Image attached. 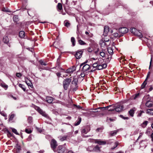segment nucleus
<instances>
[{"label": "nucleus", "mask_w": 153, "mask_h": 153, "mask_svg": "<svg viewBox=\"0 0 153 153\" xmlns=\"http://www.w3.org/2000/svg\"><path fill=\"white\" fill-rule=\"evenodd\" d=\"M78 77L77 76H74L73 78V80L72 81L71 84V87L74 91H76L78 87L77 85Z\"/></svg>", "instance_id": "obj_1"}, {"label": "nucleus", "mask_w": 153, "mask_h": 153, "mask_svg": "<svg viewBox=\"0 0 153 153\" xmlns=\"http://www.w3.org/2000/svg\"><path fill=\"white\" fill-rule=\"evenodd\" d=\"M71 81V79L70 78H66L64 80L63 85L65 90H66L68 89Z\"/></svg>", "instance_id": "obj_2"}, {"label": "nucleus", "mask_w": 153, "mask_h": 153, "mask_svg": "<svg viewBox=\"0 0 153 153\" xmlns=\"http://www.w3.org/2000/svg\"><path fill=\"white\" fill-rule=\"evenodd\" d=\"M130 31L133 34L138 36L140 38H142L143 37V36L141 33L134 28H131L130 29Z\"/></svg>", "instance_id": "obj_3"}, {"label": "nucleus", "mask_w": 153, "mask_h": 153, "mask_svg": "<svg viewBox=\"0 0 153 153\" xmlns=\"http://www.w3.org/2000/svg\"><path fill=\"white\" fill-rule=\"evenodd\" d=\"M57 145V143L56 141L54 139H52L51 142V147L52 149L55 152H56V149Z\"/></svg>", "instance_id": "obj_4"}, {"label": "nucleus", "mask_w": 153, "mask_h": 153, "mask_svg": "<svg viewBox=\"0 0 153 153\" xmlns=\"http://www.w3.org/2000/svg\"><path fill=\"white\" fill-rule=\"evenodd\" d=\"M85 62H83L80 65V67L83 66L82 70L83 72L88 71L90 68V65L88 64H85Z\"/></svg>", "instance_id": "obj_5"}, {"label": "nucleus", "mask_w": 153, "mask_h": 153, "mask_svg": "<svg viewBox=\"0 0 153 153\" xmlns=\"http://www.w3.org/2000/svg\"><path fill=\"white\" fill-rule=\"evenodd\" d=\"M35 109L42 116L45 117H47L48 115L45 113V112L43 111V110L40 108L39 107L37 106L35 108Z\"/></svg>", "instance_id": "obj_6"}, {"label": "nucleus", "mask_w": 153, "mask_h": 153, "mask_svg": "<svg viewBox=\"0 0 153 153\" xmlns=\"http://www.w3.org/2000/svg\"><path fill=\"white\" fill-rule=\"evenodd\" d=\"M65 150L66 149L64 145L59 146L58 147V153H64Z\"/></svg>", "instance_id": "obj_7"}, {"label": "nucleus", "mask_w": 153, "mask_h": 153, "mask_svg": "<svg viewBox=\"0 0 153 153\" xmlns=\"http://www.w3.org/2000/svg\"><path fill=\"white\" fill-rule=\"evenodd\" d=\"M128 29L125 27H123L120 28L119 29V32L122 34H125L128 32Z\"/></svg>", "instance_id": "obj_8"}, {"label": "nucleus", "mask_w": 153, "mask_h": 153, "mask_svg": "<svg viewBox=\"0 0 153 153\" xmlns=\"http://www.w3.org/2000/svg\"><path fill=\"white\" fill-rule=\"evenodd\" d=\"M82 51L78 50L76 52L75 56L77 59H79L82 57Z\"/></svg>", "instance_id": "obj_9"}, {"label": "nucleus", "mask_w": 153, "mask_h": 153, "mask_svg": "<svg viewBox=\"0 0 153 153\" xmlns=\"http://www.w3.org/2000/svg\"><path fill=\"white\" fill-rule=\"evenodd\" d=\"M111 106V105H109L105 107H100L98 108H97L94 109V111H93V112H98L100 111L99 110H104L105 109H107L109 107Z\"/></svg>", "instance_id": "obj_10"}, {"label": "nucleus", "mask_w": 153, "mask_h": 153, "mask_svg": "<svg viewBox=\"0 0 153 153\" xmlns=\"http://www.w3.org/2000/svg\"><path fill=\"white\" fill-rule=\"evenodd\" d=\"M76 70V67L75 66H73L71 68L68 69L65 71V73H72Z\"/></svg>", "instance_id": "obj_11"}, {"label": "nucleus", "mask_w": 153, "mask_h": 153, "mask_svg": "<svg viewBox=\"0 0 153 153\" xmlns=\"http://www.w3.org/2000/svg\"><path fill=\"white\" fill-rule=\"evenodd\" d=\"M95 142L100 145H103L106 144V142L105 141H102L100 140H95Z\"/></svg>", "instance_id": "obj_12"}, {"label": "nucleus", "mask_w": 153, "mask_h": 153, "mask_svg": "<svg viewBox=\"0 0 153 153\" xmlns=\"http://www.w3.org/2000/svg\"><path fill=\"white\" fill-rule=\"evenodd\" d=\"M107 67V65L105 63H104L102 65H100L99 63L98 65L97 69L98 70H101L103 68H105Z\"/></svg>", "instance_id": "obj_13"}, {"label": "nucleus", "mask_w": 153, "mask_h": 153, "mask_svg": "<svg viewBox=\"0 0 153 153\" xmlns=\"http://www.w3.org/2000/svg\"><path fill=\"white\" fill-rule=\"evenodd\" d=\"M123 109V106L118 105L116 106L115 109V111L117 112L121 111Z\"/></svg>", "instance_id": "obj_14"}, {"label": "nucleus", "mask_w": 153, "mask_h": 153, "mask_svg": "<svg viewBox=\"0 0 153 153\" xmlns=\"http://www.w3.org/2000/svg\"><path fill=\"white\" fill-rule=\"evenodd\" d=\"M0 85L5 90H6L8 88L7 85H6L1 79H0Z\"/></svg>", "instance_id": "obj_15"}, {"label": "nucleus", "mask_w": 153, "mask_h": 153, "mask_svg": "<svg viewBox=\"0 0 153 153\" xmlns=\"http://www.w3.org/2000/svg\"><path fill=\"white\" fill-rule=\"evenodd\" d=\"M109 31V27L108 26H105L104 28V35L106 36L108 33Z\"/></svg>", "instance_id": "obj_16"}, {"label": "nucleus", "mask_w": 153, "mask_h": 153, "mask_svg": "<svg viewBox=\"0 0 153 153\" xmlns=\"http://www.w3.org/2000/svg\"><path fill=\"white\" fill-rule=\"evenodd\" d=\"M3 41L4 43L7 44L10 47V45L9 43V39L8 37L7 36L4 37L3 39Z\"/></svg>", "instance_id": "obj_17"}, {"label": "nucleus", "mask_w": 153, "mask_h": 153, "mask_svg": "<svg viewBox=\"0 0 153 153\" xmlns=\"http://www.w3.org/2000/svg\"><path fill=\"white\" fill-rule=\"evenodd\" d=\"M53 100V98L50 97H46V101L47 102L49 103H51L52 102Z\"/></svg>", "instance_id": "obj_18"}, {"label": "nucleus", "mask_w": 153, "mask_h": 153, "mask_svg": "<svg viewBox=\"0 0 153 153\" xmlns=\"http://www.w3.org/2000/svg\"><path fill=\"white\" fill-rule=\"evenodd\" d=\"M146 113L147 114L151 115H153V110L152 109H149L147 110Z\"/></svg>", "instance_id": "obj_19"}, {"label": "nucleus", "mask_w": 153, "mask_h": 153, "mask_svg": "<svg viewBox=\"0 0 153 153\" xmlns=\"http://www.w3.org/2000/svg\"><path fill=\"white\" fill-rule=\"evenodd\" d=\"M19 36L21 38H24L25 36V33L24 31H20L19 33Z\"/></svg>", "instance_id": "obj_20"}, {"label": "nucleus", "mask_w": 153, "mask_h": 153, "mask_svg": "<svg viewBox=\"0 0 153 153\" xmlns=\"http://www.w3.org/2000/svg\"><path fill=\"white\" fill-rule=\"evenodd\" d=\"M134 110L133 109H131L128 111V113L132 117L134 116Z\"/></svg>", "instance_id": "obj_21"}, {"label": "nucleus", "mask_w": 153, "mask_h": 153, "mask_svg": "<svg viewBox=\"0 0 153 153\" xmlns=\"http://www.w3.org/2000/svg\"><path fill=\"white\" fill-rule=\"evenodd\" d=\"M81 119H82L81 117H79L78 118V120L76 123H75L74 125L75 126H77L79 125L81 122Z\"/></svg>", "instance_id": "obj_22"}, {"label": "nucleus", "mask_w": 153, "mask_h": 153, "mask_svg": "<svg viewBox=\"0 0 153 153\" xmlns=\"http://www.w3.org/2000/svg\"><path fill=\"white\" fill-rule=\"evenodd\" d=\"M108 53L112 55L113 54V50L111 47L108 48L107 49Z\"/></svg>", "instance_id": "obj_23"}, {"label": "nucleus", "mask_w": 153, "mask_h": 153, "mask_svg": "<svg viewBox=\"0 0 153 153\" xmlns=\"http://www.w3.org/2000/svg\"><path fill=\"white\" fill-rule=\"evenodd\" d=\"M57 7V8L60 10H61L62 9V5L60 3H58Z\"/></svg>", "instance_id": "obj_24"}, {"label": "nucleus", "mask_w": 153, "mask_h": 153, "mask_svg": "<svg viewBox=\"0 0 153 153\" xmlns=\"http://www.w3.org/2000/svg\"><path fill=\"white\" fill-rule=\"evenodd\" d=\"M71 42L72 44V45L73 46H74L75 45V39L74 37H71Z\"/></svg>", "instance_id": "obj_25"}, {"label": "nucleus", "mask_w": 153, "mask_h": 153, "mask_svg": "<svg viewBox=\"0 0 153 153\" xmlns=\"http://www.w3.org/2000/svg\"><path fill=\"white\" fill-rule=\"evenodd\" d=\"M26 83L27 85L31 88L33 87V85L31 82L30 81H26Z\"/></svg>", "instance_id": "obj_26"}, {"label": "nucleus", "mask_w": 153, "mask_h": 153, "mask_svg": "<svg viewBox=\"0 0 153 153\" xmlns=\"http://www.w3.org/2000/svg\"><path fill=\"white\" fill-rule=\"evenodd\" d=\"M118 131L117 130H115L114 131H111L110 133V134L111 136H113L114 135H115L117 132Z\"/></svg>", "instance_id": "obj_27"}, {"label": "nucleus", "mask_w": 153, "mask_h": 153, "mask_svg": "<svg viewBox=\"0 0 153 153\" xmlns=\"http://www.w3.org/2000/svg\"><path fill=\"white\" fill-rule=\"evenodd\" d=\"M100 150V147L98 146H96L93 148V151L97 152Z\"/></svg>", "instance_id": "obj_28"}, {"label": "nucleus", "mask_w": 153, "mask_h": 153, "mask_svg": "<svg viewBox=\"0 0 153 153\" xmlns=\"http://www.w3.org/2000/svg\"><path fill=\"white\" fill-rule=\"evenodd\" d=\"M146 105L148 107H151L152 106V104L149 102H147L146 103Z\"/></svg>", "instance_id": "obj_29"}, {"label": "nucleus", "mask_w": 153, "mask_h": 153, "mask_svg": "<svg viewBox=\"0 0 153 153\" xmlns=\"http://www.w3.org/2000/svg\"><path fill=\"white\" fill-rule=\"evenodd\" d=\"M113 36L115 37H120L121 36V35L120 34H119L117 32H115L113 33Z\"/></svg>", "instance_id": "obj_30"}, {"label": "nucleus", "mask_w": 153, "mask_h": 153, "mask_svg": "<svg viewBox=\"0 0 153 153\" xmlns=\"http://www.w3.org/2000/svg\"><path fill=\"white\" fill-rule=\"evenodd\" d=\"M67 136H64L62 137H59V140L60 141H63L64 140H65L67 139Z\"/></svg>", "instance_id": "obj_31"}, {"label": "nucleus", "mask_w": 153, "mask_h": 153, "mask_svg": "<svg viewBox=\"0 0 153 153\" xmlns=\"http://www.w3.org/2000/svg\"><path fill=\"white\" fill-rule=\"evenodd\" d=\"M39 62L41 65H42L46 66L47 65V63L45 62H44V61L42 60H40L39 61Z\"/></svg>", "instance_id": "obj_32"}, {"label": "nucleus", "mask_w": 153, "mask_h": 153, "mask_svg": "<svg viewBox=\"0 0 153 153\" xmlns=\"http://www.w3.org/2000/svg\"><path fill=\"white\" fill-rule=\"evenodd\" d=\"M14 21L15 22H17L19 21L18 16L17 15L14 16H13Z\"/></svg>", "instance_id": "obj_33"}, {"label": "nucleus", "mask_w": 153, "mask_h": 153, "mask_svg": "<svg viewBox=\"0 0 153 153\" xmlns=\"http://www.w3.org/2000/svg\"><path fill=\"white\" fill-rule=\"evenodd\" d=\"M148 122L147 121H144L142 124V127L143 128H145L147 125Z\"/></svg>", "instance_id": "obj_34"}, {"label": "nucleus", "mask_w": 153, "mask_h": 153, "mask_svg": "<svg viewBox=\"0 0 153 153\" xmlns=\"http://www.w3.org/2000/svg\"><path fill=\"white\" fill-rule=\"evenodd\" d=\"M64 23L65 24V25L67 27H68L70 26V24L68 22L67 20H65L64 21Z\"/></svg>", "instance_id": "obj_35"}, {"label": "nucleus", "mask_w": 153, "mask_h": 153, "mask_svg": "<svg viewBox=\"0 0 153 153\" xmlns=\"http://www.w3.org/2000/svg\"><path fill=\"white\" fill-rule=\"evenodd\" d=\"M87 150L90 152L93 151V147L92 146H89L87 149Z\"/></svg>", "instance_id": "obj_36"}, {"label": "nucleus", "mask_w": 153, "mask_h": 153, "mask_svg": "<svg viewBox=\"0 0 153 153\" xmlns=\"http://www.w3.org/2000/svg\"><path fill=\"white\" fill-rule=\"evenodd\" d=\"M12 131L15 134L17 135H19V133L17 132V130L13 128H11Z\"/></svg>", "instance_id": "obj_37"}, {"label": "nucleus", "mask_w": 153, "mask_h": 153, "mask_svg": "<svg viewBox=\"0 0 153 153\" xmlns=\"http://www.w3.org/2000/svg\"><path fill=\"white\" fill-rule=\"evenodd\" d=\"M78 42L79 44L80 45H84L86 44L85 42L81 40H79Z\"/></svg>", "instance_id": "obj_38"}, {"label": "nucleus", "mask_w": 153, "mask_h": 153, "mask_svg": "<svg viewBox=\"0 0 153 153\" xmlns=\"http://www.w3.org/2000/svg\"><path fill=\"white\" fill-rule=\"evenodd\" d=\"M146 81H145L141 85V88L142 89L144 88L147 84V82Z\"/></svg>", "instance_id": "obj_39"}, {"label": "nucleus", "mask_w": 153, "mask_h": 153, "mask_svg": "<svg viewBox=\"0 0 153 153\" xmlns=\"http://www.w3.org/2000/svg\"><path fill=\"white\" fill-rule=\"evenodd\" d=\"M99 63V62H97L93 64V67L94 68H96V69H97Z\"/></svg>", "instance_id": "obj_40"}, {"label": "nucleus", "mask_w": 153, "mask_h": 153, "mask_svg": "<svg viewBox=\"0 0 153 153\" xmlns=\"http://www.w3.org/2000/svg\"><path fill=\"white\" fill-rule=\"evenodd\" d=\"M19 86L20 87L22 88L24 91H25L26 89L24 87V86L22 84H19Z\"/></svg>", "instance_id": "obj_41"}, {"label": "nucleus", "mask_w": 153, "mask_h": 153, "mask_svg": "<svg viewBox=\"0 0 153 153\" xmlns=\"http://www.w3.org/2000/svg\"><path fill=\"white\" fill-rule=\"evenodd\" d=\"M15 116V115L14 114H11L10 116V117L9 118V120H12L14 118V117Z\"/></svg>", "instance_id": "obj_42"}, {"label": "nucleus", "mask_w": 153, "mask_h": 153, "mask_svg": "<svg viewBox=\"0 0 153 153\" xmlns=\"http://www.w3.org/2000/svg\"><path fill=\"white\" fill-rule=\"evenodd\" d=\"M100 55L103 57H104L105 56V54L104 52L103 51L102 52H100Z\"/></svg>", "instance_id": "obj_43"}, {"label": "nucleus", "mask_w": 153, "mask_h": 153, "mask_svg": "<svg viewBox=\"0 0 153 153\" xmlns=\"http://www.w3.org/2000/svg\"><path fill=\"white\" fill-rule=\"evenodd\" d=\"M89 131H87L85 129H83L81 131V132L82 133L86 134Z\"/></svg>", "instance_id": "obj_44"}, {"label": "nucleus", "mask_w": 153, "mask_h": 153, "mask_svg": "<svg viewBox=\"0 0 153 153\" xmlns=\"http://www.w3.org/2000/svg\"><path fill=\"white\" fill-rule=\"evenodd\" d=\"M25 132L28 134H30L31 133L32 131L30 129H26L25 130Z\"/></svg>", "instance_id": "obj_45"}, {"label": "nucleus", "mask_w": 153, "mask_h": 153, "mask_svg": "<svg viewBox=\"0 0 153 153\" xmlns=\"http://www.w3.org/2000/svg\"><path fill=\"white\" fill-rule=\"evenodd\" d=\"M118 144H119L118 142H116L115 143V146L114 147H112V149H114L115 148H116L117 146L118 145Z\"/></svg>", "instance_id": "obj_46"}, {"label": "nucleus", "mask_w": 153, "mask_h": 153, "mask_svg": "<svg viewBox=\"0 0 153 153\" xmlns=\"http://www.w3.org/2000/svg\"><path fill=\"white\" fill-rule=\"evenodd\" d=\"M28 121L29 122V123H31L32 122V118L31 117H30L28 118Z\"/></svg>", "instance_id": "obj_47"}, {"label": "nucleus", "mask_w": 153, "mask_h": 153, "mask_svg": "<svg viewBox=\"0 0 153 153\" xmlns=\"http://www.w3.org/2000/svg\"><path fill=\"white\" fill-rule=\"evenodd\" d=\"M139 93L137 94H136V95L134 97V99L135 100L137 98V97H138L139 96Z\"/></svg>", "instance_id": "obj_48"}, {"label": "nucleus", "mask_w": 153, "mask_h": 153, "mask_svg": "<svg viewBox=\"0 0 153 153\" xmlns=\"http://www.w3.org/2000/svg\"><path fill=\"white\" fill-rule=\"evenodd\" d=\"M16 76L18 77H20L21 76V74L20 73H17Z\"/></svg>", "instance_id": "obj_49"}, {"label": "nucleus", "mask_w": 153, "mask_h": 153, "mask_svg": "<svg viewBox=\"0 0 153 153\" xmlns=\"http://www.w3.org/2000/svg\"><path fill=\"white\" fill-rule=\"evenodd\" d=\"M150 72H149L148 73L146 78L145 79V81H146L147 80V79L149 77V76H150Z\"/></svg>", "instance_id": "obj_50"}, {"label": "nucleus", "mask_w": 153, "mask_h": 153, "mask_svg": "<svg viewBox=\"0 0 153 153\" xmlns=\"http://www.w3.org/2000/svg\"><path fill=\"white\" fill-rule=\"evenodd\" d=\"M80 76H81L82 77H84L85 76V74L84 73H82L80 75Z\"/></svg>", "instance_id": "obj_51"}, {"label": "nucleus", "mask_w": 153, "mask_h": 153, "mask_svg": "<svg viewBox=\"0 0 153 153\" xmlns=\"http://www.w3.org/2000/svg\"><path fill=\"white\" fill-rule=\"evenodd\" d=\"M143 112H144L143 111H141L138 114L137 116L138 117H140L142 115V113Z\"/></svg>", "instance_id": "obj_52"}, {"label": "nucleus", "mask_w": 153, "mask_h": 153, "mask_svg": "<svg viewBox=\"0 0 153 153\" xmlns=\"http://www.w3.org/2000/svg\"><path fill=\"white\" fill-rule=\"evenodd\" d=\"M150 137L151 138L152 141L153 142V133H152L151 134Z\"/></svg>", "instance_id": "obj_53"}, {"label": "nucleus", "mask_w": 153, "mask_h": 153, "mask_svg": "<svg viewBox=\"0 0 153 153\" xmlns=\"http://www.w3.org/2000/svg\"><path fill=\"white\" fill-rule=\"evenodd\" d=\"M56 75L58 77H59L61 75V74L59 72H57L56 73Z\"/></svg>", "instance_id": "obj_54"}, {"label": "nucleus", "mask_w": 153, "mask_h": 153, "mask_svg": "<svg viewBox=\"0 0 153 153\" xmlns=\"http://www.w3.org/2000/svg\"><path fill=\"white\" fill-rule=\"evenodd\" d=\"M143 133H140V135H139L138 139H139V138H140V137L142 136L143 135Z\"/></svg>", "instance_id": "obj_55"}, {"label": "nucleus", "mask_w": 153, "mask_h": 153, "mask_svg": "<svg viewBox=\"0 0 153 153\" xmlns=\"http://www.w3.org/2000/svg\"><path fill=\"white\" fill-rule=\"evenodd\" d=\"M120 116L122 117V118H123V119H128V117H125L123 116H122V115H120Z\"/></svg>", "instance_id": "obj_56"}, {"label": "nucleus", "mask_w": 153, "mask_h": 153, "mask_svg": "<svg viewBox=\"0 0 153 153\" xmlns=\"http://www.w3.org/2000/svg\"><path fill=\"white\" fill-rule=\"evenodd\" d=\"M108 120H110L111 121H114V120L110 118H109V119H108L107 120V121H108Z\"/></svg>", "instance_id": "obj_57"}, {"label": "nucleus", "mask_w": 153, "mask_h": 153, "mask_svg": "<svg viewBox=\"0 0 153 153\" xmlns=\"http://www.w3.org/2000/svg\"><path fill=\"white\" fill-rule=\"evenodd\" d=\"M152 58H151V61H150V65H149V69L150 68V67L151 65H152Z\"/></svg>", "instance_id": "obj_58"}, {"label": "nucleus", "mask_w": 153, "mask_h": 153, "mask_svg": "<svg viewBox=\"0 0 153 153\" xmlns=\"http://www.w3.org/2000/svg\"><path fill=\"white\" fill-rule=\"evenodd\" d=\"M138 131H139L138 130H137V131H135L134 132V134H137L138 132Z\"/></svg>", "instance_id": "obj_59"}, {"label": "nucleus", "mask_w": 153, "mask_h": 153, "mask_svg": "<svg viewBox=\"0 0 153 153\" xmlns=\"http://www.w3.org/2000/svg\"><path fill=\"white\" fill-rule=\"evenodd\" d=\"M66 118L69 120H70L71 119V117H67Z\"/></svg>", "instance_id": "obj_60"}, {"label": "nucleus", "mask_w": 153, "mask_h": 153, "mask_svg": "<svg viewBox=\"0 0 153 153\" xmlns=\"http://www.w3.org/2000/svg\"><path fill=\"white\" fill-rule=\"evenodd\" d=\"M67 153H74V152L72 151H69Z\"/></svg>", "instance_id": "obj_61"}, {"label": "nucleus", "mask_w": 153, "mask_h": 153, "mask_svg": "<svg viewBox=\"0 0 153 153\" xmlns=\"http://www.w3.org/2000/svg\"><path fill=\"white\" fill-rule=\"evenodd\" d=\"M78 130H76V131L75 132H74V133L75 134H77V133H78Z\"/></svg>", "instance_id": "obj_62"}, {"label": "nucleus", "mask_w": 153, "mask_h": 153, "mask_svg": "<svg viewBox=\"0 0 153 153\" xmlns=\"http://www.w3.org/2000/svg\"><path fill=\"white\" fill-rule=\"evenodd\" d=\"M117 153H123V152L121 151H120L118 152H117Z\"/></svg>", "instance_id": "obj_63"}, {"label": "nucleus", "mask_w": 153, "mask_h": 153, "mask_svg": "<svg viewBox=\"0 0 153 153\" xmlns=\"http://www.w3.org/2000/svg\"><path fill=\"white\" fill-rule=\"evenodd\" d=\"M85 33L86 34V35H88L89 34V33L87 31H86L85 32Z\"/></svg>", "instance_id": "obj_64"}]
</instances>
